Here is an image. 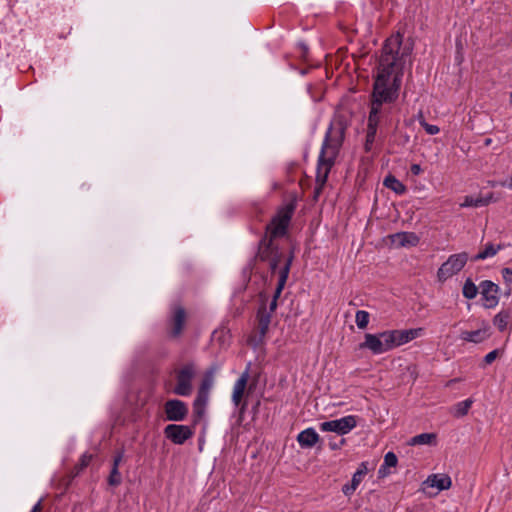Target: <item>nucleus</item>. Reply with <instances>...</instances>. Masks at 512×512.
I'll use <instances>...</instances> for the list:
<instances>
[{
  "instance_id": "obj_1",
  "label": "nucleus",
  "mask_w": 512,
  "mask_h": 512,
  "mask_svg": "<svg viewBox=\"0 0 512 512\" xmlns=\"http://www.w3.org/2000/svg\"><path fill=\"white\" fill-rule=\"evenodd\" d=\"M401 43L402 36L397 33L388 38L383 47L371 95V109L364 145L367 152L372 149L379 123L389 113V109L384 105L391 104L398 98L403 77V57L406 54L402 52L401 56L399 55Z\"/></svg>"
},
{
  "instance_id": "obj_2",
  "label": "nucleus",
  "mask_w": 512,
  "mask_h": 512,
  "mask_svg": "<svg viewBox=\"0 0 512 512\" xmlns=\"http://www.w3.org/2000/svg\"><path fill=\"white\" fill-rule=\"evenodd\" d=\"M345 134L342 122H332L328 128L318 157L314 198H318L327 182L331 168L339 154Z\"/></svg>"
},
{
  "instance_id": "obj_3",
  "label": "nucleus",
  "mask_w": 512,
  "mask_h": 512,
  "mask_svg": "<svg viewBox=\"0 0 512 512\" xmlns=\"http://www.w3.org/2000/svg\"><path fill=\"white\" fill-rule=\"evenodd\" d=\"M294 207L292 205L286 206L278 211L273 217L271 223L267 225L266 231L269 234L265 235L259 243L257 257L261 261H267L278 253L279 249L273 245V238L285 235L287 227L290 223Z\"/></svg>"
},
{
  "instance_id": "obj_4",
  "label": "nucleus",
  "mask_w": 512,
  "mask_h": 512,
  "mask_svg": "<svg viewBox=\"0 0 512 512\" xmlns=\"http://www.w3.org/2000/svg\"><path fill=\"white\" fill-rule=\"evenodd\" d=\"M198 374V366L189 361L175 369L176 384L173 392L179 396H189L193 391V380Z\"/></svg>"
},
{
  "instance_id": "obj_5",
  "label": "nucleus",
  "mask_w": 512,
  "mask_h": 512,
  "mask_svg": "<svg viewBox=\"0 0 512 512\" xmlns=\"http://www.w3.org/2000/svg\"><path fill=\"white\" fill-rule=\"evenodd\" d=\"M361 349H369L374 354H382L395 348L392 331L379 334H365V340L359 346Z\"/></svg>"
},
{
  "instance_id": "obj_6",
  "label": "nucleus",
  "mask_w": 512,
  "mask_h": 512,
  "mask_svg": "<svg viewBox=\"0 0 512 512\" xmlns=\"http://www.w3.org/2000/svg\"><path fill=\"white\" fill-rule=\"evenodd\" d=\"M467 260L468 254L466 252L451 255L438 269V280L440 282H445L447 279L460 272L465 266Z\"/></svg>"
},
{
  "instance_id": "obj_7",
  "label": "nucleus",
  "mask_w": 512,
  "mask_h": 512,
  "mask_svg": "<svg viewBox=\"0 0 512 512\" xmlns=\"http://www.w3.org/2000/svg\"><path fill=\"white\" fill-rule=\"evenodd\" d=\"M249 380L248 370L244 371L241 376L237 379L233 386L232 391V402L236 407H239L240 415H243L247 409L246 397L249 395V391L246 392L247 383Z\"/></svg>"
},
{
  "instance_id": "obj_8",
  "label": "nucleus",
  "mask_w": 512,
  "mask_h": 512,
  "mask_svg": "<svg viewBox=\"0 0 512 512\" xmlns=\"http://www.w3.org/2000/svg\"><path fill=\"white\" fill-rule=\"evenodd\" d=\"M357 425L356 417L353 415L345 416L340 419L322 422L320 429L322 431L335 432L339 435L349 433Z\"/></svg>"
},
{
  "instance_id": "obj_9",
  "label": "nucleus",
  "mask_w": 512,
  "mask_h": 512,
  "mask_svg": "<svg viewBox=\"0 0 512 512\" xmlns=\"http://www.w3.org/2000/svg\"><path fill=\"white\" fill-rule=\"evenodd\" d=\"M480 293L483 299L485 308H493L499 302V286L492 281L485 280L480 283Z\"/></svg>"
},
{
  "instance_id": "obj_10",
  "label": "nucleus",
  "mask_w": 512,
  "mask_h": 512,
  "mask_svg": "<svg viewBox=\"0 0 512 512\" xmlns=\"http://www.w3.org/2000/svg\"><path fill=\"white\" fill-rule=\"evenodd\" d=\"M164 410L169 421H182L188 414L186 404L178 399L168 400L164 405Z\"/></svg>"
},
{
  "instance_id": "obj_11",
  "label": "nucleus",
  "mask_w": 512,
  "mask_h": 512,
  "mask_svg": "<svg viewBox=\"0 0 512 512\" xmlns=\"http://www.w3.org/2000/svg\"><path fill=\"white\" fill-rule=\"evenodd\" d=\"M164 432L168 439L178 445L183 444L193 435V431L189 426L177 424L166 426Z\"/></svg>"
},
{
  "instance_id": "obj_12",
  "label": "nucleus",
  "mask_w": 512,
  "mask_h": 512,
  "mask_svg": "<svg viewBox=\"0 0 512 512\" xmlns=\"http://www.w3.org/2000/svg\"><path fill=\"white\" fill-rule=\"evenodd\" d=\"M491 335L490 326L488 323L483 322L482 326L474 331H462L460 338L463 341L472 342L475 344L481 343L488 339Z\"/></svg>"
},
{
  "instance_id": "obj_13",
  "label": "nucleus",
  "mask_w": 512,
  "mask_h": 512,
  "mask_svg": "<svg viewBox=\"0 0 512 512\" xmlns=\"http://www.w3.org/2000/svg\"><path fill=\"white\" fill-rule=\"evenodd\" d=\"M271 318L272 314L268 312L265 300H262V304L257 312V332L259 334V341H262L265 337L271 323Z\"/></svg>"
},
{
  "instance_id": "obj_14",
  "label": "nucleus",
  "mask_w": 512,
  "mask_h": 512,
  "mask_svg": "<svg viewBox=\"0 0 512 512\" xmlns=\"http://www.w3.org/2000/svg\"><path fill=\"white\" fill-rule=\"evenodd\" d=\"M186 321L185 309L181 306H175L173 308L171 318V330L170 334L172 337H178L181 335Z\"/></svg>"
},
{
  "instance_id": "obj_15",
  "label": "nucleus",
  "mask_w": 512,
  "mask_h": 512,
  "mask_svg": "<svg viewBox=\"0 0 512 512\" xmlns=\"http://www.w3.org/2000/svg\"><path fill=\"white\" fill-rule=\"evenodd\" d=\"M368 472V467L366 462H362L357 468L356 472L353 474L352 480L350 484H346L342 488V492L346 496H350L357 489L359 484L363 481L364 477Z\"/></svg>"
},
{
  "instance_id": "obj_16",
  "label": "nucleus",
  "mask_w": 512,
  "mask_h": 512,
  "mask_svg": "<svg viewBox=\"0 0 512 512\" xmlns=\"http://www.w3.org/2000/svg\"><path fill=\"white\" fill-rule=\"evenodd\" d=\"M292 261H293V255L291 254L287 259H285L283 266L280 268L279 279H278L277 287H276L274 295H273V299L278 300V298L280 297V295L285 287L286 281L288 279Z\"/></svg>"
},
{
  "instance_id": "obj_17",
  "label": "nucleus",
  "mask_w": 512,
  "mask_h": 512,
  "mask_svg": "<svg viewBox=\"0 0 512 512\" xmlns=\"http://www.w3.org/2000/svg\"><path fill=\"white\" fill-rule=\"evenodd\" d=\"M393 339L395 342V347H398L402 344H405L416 337H418L422 331L421 328L419 329H409V330H391Z\"/></svg>"
},
{
  "instance_id": "obj_18",
  "label": "nucleus",
  "mask_w": 512,
  "mask_h": 512,
  "mask_svg": "<svg viewBox=\"0 0 512 512\" xmlns=\"http://www.w3.org/2000/svg\"><path fill=\"white\" fill-rule=\"evenodd\" d=\"M392 242L397 246H416L419 238L412 232H400L392 235Z\"/></svg>"
},
{
  "instance_id": "obj_19",
  "label": "nucleus",
  "mask_w": 512,
  "mask_h": 512,
  "mask_svg": "<svg viewBox=\"0 0 512 512\" xmlns=\"http://www.w3.org/2000/svg\"><path fill=\"white\" fill-rule=\"evenodd\" d=\"M319 440V435L313 428L305 429L300 432L297 441L301 447L310 448L313 447Z\"/></svg>"
},
{
  "instance_id": "obj_20",
  "label": "nucleus",
  "mask_w": 512,
  "mask_h": 512,
  "mask_svg": "<svg viewBox=\"0 0 512 512\" xmlns=\"http://www.w3.org/2000/svg\"><path fill=\"white\" fill-rule=\"evenodd\" d=\"M425 484L430 487H435L438 490H446L451 487V478L447 475H432L425 481Z\"/></svg>"
},
{
  "instance_id": "obj_21",
  "label": "nucleus",
  "mask_w": 512,
  "mask_h": 512,
  "mask_svg": "<svg viewBox=\"0 0 512 512\" xmlns=\"http://www.w3.org/2000/svg\"><path fill=\"white\" fill-rule=\"evenodd\" d=\"M512 323V312L509 309L501 310L498 314L495 315L493 319V324L497 327L499 331H504L507 329L509 324Z\"/></svg>"
},
{
  "instance_id": "obj_22",
  "label": "nucleus",
  "mask_w": 512,
  "mask_h": 512,
  "mask_svg": "<svg viewBox=\"0 0 512 512\" xmlns=\"http://www.w3.org/2000/svg\"><path fill=\"white\" fill-rule=\"evenodd\" d=\"M436 434L435 433H422L416 435L408 441V445L417 446V445H435L436 444Z\"/></svg>"
},
{
  "instance_id": "obj_23",
  "label": "nucleus",
  "mask_w": 512,
  "mask_h": 512,
  "mask_svg": "<svg viewBox=\"0 0 512 512\" xmlns=\"http://www.w3.org/2000/svg\"><path fill=\"white\" fill-rule=\"evenodd\" d=\"M502 249V245H494L492 243H488L485 245L484 249L480 251L477 255L473 257V261L484 260L489 257H493L497 254L499 250Z\"/></svg>"
},
{
  "instance_id": "obj_24",
  "label": "nucleus",
  "mask_w": 512,
  "mask_h": 512,
  "mask_svg": "<svg viewBox=\"0 0 512 512\" xmlns=\"http://www.w3.org/2000/svg\"><path fill=\"white\" fill-rule=\"evenodd\" d=\"M209 394L210 393L198 390L197 396L193 403L194 411L196 414L202 415L204 413L205 407L209 400Z\"/></svg>"
},
{
  "instance_id": "obj_25",
  "label": "nucleus",
  "mask_w": 512,
  "mask_h": 512,
  "mask_svg": "<svg viewBox=\"0 0 512 512\" xmlns=\"http://www.w3.org/2000/svg\"><path fill=\"white\" fill-rule=\"evenodd\" d=\"M398 463L397 456L393 452L386 453L384 457V463L380 467L378 473L380 477H385L389 472L386 471L387 468L395 467Z\"/></svg>"
},
{
  "instance_id": "obj_26",
  "label": "nucleus",
  "mask_w": 512,
  "mask_h": 512,
  "mask_svg": "<svg viewBox=\"0 0 512 512\" xmlns=\"http://www.w3.org/2000/svg\"><path fill=\"white\" fill-rule=\"evenodd\" d=\"M384 185L397 194H403L406 190L405 186L398 179L391 175L385 178Z\"/></svg>"
},
{
  "instance_id": "obj_27",
  "label": "nucleus",
  "mask_w": 512,
  "mask_h": 512,
  "mask_svg": "<svg viewBox=\"0 0 512 512\" xmlns=\"http://www.w3.org/2000/svg\"><path fill=\"white\" fill-rule=\"evenodd\" d=\"M472 403L473 401L471 399H466L457 403L453 408V415L458 418L465 416L468 413Z\"/></svg>"
},
{
  "instance_id": "obj_28",
  "label": "nucleus",
  "mask_w": 512,
  "mask_h": 512,
  "mask_svg": "<svg viewBox=\"0 0 512 512\" xmlns=\"http://www.w3.org/2000/svg\"><path fill=\"white\" fill-rule=\"evenodd\" d=\"M213 382H214V370L213 369H209L203 379H202V382L200 384V387H199V391H202V392H207V393H210V390L213 386Z\"/></svg>"
},
{
  "instance_id": "obj_29",
  "label": "nucleus",
  "mask_w": 512,
  "mask_h": 512,
  "mask_svg": "<svg viewBox=\"0 0 512 512\" xmlns=\"http://www.w3.org/2000/svg\"><path fill=\"white\" fill-rule=\"evenodd\" d=\"M463 296L467 299H474L478 294V287L468 278L463 285Z\"/></svg>"
},
{
  "instance_id": "obj_30",
  "label": "nucleus",
  "mask_w": 512,
  "mask_h": 512,
  "mask_svg": "<svg viewBox=\"0 0 512 512\" xmlns=\"http://www.w3.org/2000/svg\"><path fill=\"white\" fill-rule=\"evenodd\" d=\"M490 198H474L471 196L465 197L464 202L461 204L462 207H481L489 203Z\"/></svg>"
},
{
  "instance_id": "obj_31",
  "label": "nucleus",
  "mask_w": 512,
  "mask_h": 512,
  "mask_svg": "<svg viewBox=\"0 0 512 512\" xmlns=\"http://www.w3.org/2000/svg\"><path fill=\"white\" fill-rule=\"evenodd\" d=\"M355 321L359 329H365L369 323V313L364 310L357 311Z\"/></svg>"
},
{
  "instance_id": "obj_32",
  "label": "nucleus",
  "mask_w": 512,
  "mask_h": 512,
  "mask_svg": "<svg viewBox=\"0 0 512 512\" xmlns=\"http://www.w3.org/2000/svg\"><path fill=\"white\" fill-rule=\"evenodd\" d=\"M283 258H284L283 254L279 251L276 254L274 253V256L267 260L269 262V267H270V270L272 273L276 272V270H277L279 264L281 263V261L283 260Z\"/></svg>"
},
{
  "instance_id": "obj_33",
  "label": "nucleus",
  "mask_w": 512,
  "mask_h": 512,
  "mask_svg": "<svg viewBox=\"0 0 512 512\" xmlns=\"http://www.w3.org/2000/svg\"><path fill=\"white\" fill-rule=\"evenodd\" d=\"M420 125L424 128V130L426 131L427 134L429 135H436L439 133L440 129L438 126L436 125H432V124H429L427 123L422 114L420 115V121H419Z\"/></svg>"
},
{
  "instance_id": "obj_34",
  "label": "nucleus",
  "mask_w": 512,
  "mask_h": 512,
  "mask_svg": "<svg viewBox=\"0 0 512 512\" xmlns=\"http://www.w3.org/2000/svg\"><path fill=\"white\" fill-rule=\"evenodd\" d=\"M121 480L122 479H121V474H120L119 470L116 469V467H112V470H111L109 478H108V483L111 486H118L121 483Z\"/></svg>"
},
{
  "instance_id": "obj_35",
  "label": "nucleus",
  "mask_w": 512,
  "mask_h": 512,
  "mask_svg": "<svg viewBox=\"0 0 512 512\" xmlns=\"http://www.w3.org/2000/svg\"><path fill=\"white\" fill-rule=\"evenodd\" d=\"M502 277L504 279V282L507 285H510L512 283V269L511 268H503L502 269Z\"/></svg>"
},
{
  "instance_id": "obj_36",
  "label": "nucleus",
  "mask_w": 512,
  "mask_h": 512,
  "mask_svg": "<svg viewBox=\"0 0 512 512\" xmlns=\"http://www.w3.org/2000/svg\"><path fill=\"white\" fill-rule=\"evenodd\" d=\"M498 356V351L497 350H493L491 352H489L485 357H484V362L486 365H489L491 364Z\"/></svg>"
},
{
  "instance_id": "obj_37",
  "label": "nucleus",
  "mask_w": 512,
  "mask_h": 512,
  "mask_svg": "<svg viewBox=\"0 0 512 512\" xmlns=\"http://www.w3.org/2000/svg\"><path fill=\"white\" fill-rule=\"evenodd\" d=\"M410 171L413 175H419L422 172V168L419 164H412Z\"/></svg>"
},
{
  "instance_id": "obj_38",
  "label": "nucleus",
  "mask_w": 512,
  "mask_h": 512,
  "mask_svg": "<svg viewBox=\"0 0 512 512\" xmlns=\"http://www.w3.org/2000/svg\"><path fill=\"white\" fill-rule=\"evenodd\" d=\"M122 458H123V453L122 452L118 453L113 460V467H116V469H118L119 464L122 461Z\"/></svg>"
},
{
  "instance_id": "obj_39",
  "label": "nucleus",
  "mask_w": 512,
  "mask_h": 512,
  "mask_svg": "<svg viewBox=\"0 0 512 512\" xmlns=\"http://www.w3.org/2000/svg\"><path fill=\"white\" fill-rule=\"evenodd\" d=\"M276 308H277V300L272 298V300L269 304V307H267V310H268V312H271V314L273 315Z\"/></svg>"
},
{
  "instance_id": "obj_40",
  "label": "nucleus",
  "mask_w": 512,
  "mask_h": 512,
  "mask_svg": "<svg viewBox=\"0 0 512 512\" xmlns=\"http://www.w3.org/2000/svg\"><path fill=\"white\" fill-rule=\"evenodd\" d=\"M42 510V501L40 500L30 512H40Z\"/></svg>"
},
{
  "instance_id": "obj_41",
  "label": "nucleus",
  "mask_w": 512,
  "mask_h": 512,
  "mask_svg": "<svg viewBox=\"0 0 512 512\" xmlns=\"http://www.w3.org/2000/svg\"><path fill=\"white\" fill-rule=\"evenodd\" d=\"M89 460H90V456H89V457H84V458L82 459V466H86V465H88Z\"/></svg>"
},
{
  "instance_id": "obj_42",
  "label": "nucleus",
  "mask_w": 512,
  "mask_h": 512,
  "mask_svg": "<svg viewBox=\"0 0 512 512\" xmlns=\"http://www.w3.org/2000/svg\"><path fill=\"white\" fill-rule=\"evenodd\" d=\"M491 143H492V139H491V138H487V139H485V141H484V145H485V146H489Z\"/></svg>"
},
{
  "instance_id": "obj_43",
  "label": "nucleus",
  "mask_w": 512,
  "mask_h": 512,
  "mask_svg": "<svg viewBox=\"0 0 512 512\" xmlns=\"http://www.w3.org/2000/svg\"><path fill=\"white\" fill-rule=\"evenodd\" d=\"M510 292H511V289H510V288H508L505 294H506L507 296H509V295H510Z\"/></svg>"
},
{
  "instance_id": "obj_44",
  "label": "nucleus",
  "mask_w": 512,
  "mask_h": 512,
  "mask_svg": "<svg viewBox=\"0 0 512 512\" xmlns=\"http://www.w3.org/2000/svg\"><path fill=\"white\" fill-rule=\"evenodd\" d=\"M510 103L512 104V91H511V94H510Z\"/></svg>"
}]
</instances>
